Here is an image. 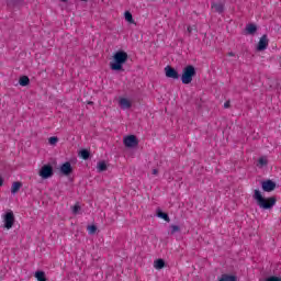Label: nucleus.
Returning <instances> with one entry per match:
<instances>
[{
  "label": "nucleus",
  "mask_w": 281,
  "mask_h": 281,
  "mask_svg": "<svg viewBox=\"0 0 281 281\" xmlns=\"http://www.w3.org/2000/svg\"><path fill=\"white\" fill-rule=\"evenodd\" d=\"M79 1H89V0H79Z\"/></svg>",
  "instance_id": "obj_35"
},
{
  "label": "nucleus",
  "mask_w": 281,
  "mask_h": 281,
  "mask_svg": "<svg viewBox=\"0 0 281 281\" xmlns=\"http://www.w3.org/2000/svg\"><path fill=\"white\" fill-rule=\"evenodd\" d=\"M268 164H269V160H267V158L260 157V158L258 159V165L261 166V168L265 167V166H267Z\"/></svg>",
  "instance_id": "obj_25"
},
{
  "label": "nucleus",
  "mask_w": 281,
  "mask_h": 281,
  "mask_svg": "<svg viewBox=\"0 0 281 281\" xmlns=\"http://www.w3.org/2000/svg\"><path fill=\"white\" fill-rule=\"evenodd\" d=\"M21 188H23V182L21 181H15L12 183V187H11V194H16Z\"/></svg>",
  "instance_id": "obj_16"
},
{
  "label": "nucleus",
  "mask_w": 281,
  "mask_h": 281,
  "mask_svg": "<svg viewBox=\"0 0 281 281\" xmlns=\"http://www.w3.org/2000/svg\"><path fill=\"white\" fill-rule=\"evenodd\" d=\"M3 187V179L0 177V188Z\"/></svg>",
  "instance_id": "obj_31"
},
{
  "label": "nucleus",
  "mask_w": 281,
  "mask_h": 281,
  "mask_svg": "<svg viewBox=\"0 0 281 281\" xmlns=\"http://www.w3.org/2000/svg\"><path fill=\"white\" fill-rule=\"evenodd\" d=\"M192 30H196V27L195 26H188L187 32L189 34H192Z\"/></svg>",
  "instance_id": "obj_28"
},
{
  "label": "nucleus",
  "mask_w": 281,
  "mask_h": 281,
  "mask_svg": "<svg viewBox=\"0 0 281 281\" xmlns=\"http://www.w3.org/2000/svg\"><path fill=\"white\" fill-rule=\"evenodd\" d=\"M48 143L50 146H56V144H58V138L56 136L49 137Z\"/></svg>",
  "instance_id": "obj_27"
},
{
  "label": "nucleus",
  "mask_w": 281,
  "mask_h": 281,
  "mask_svg": "<svg viewBox=\"0 0 281 281\" xmlns=\"http://www.w3.org/2000/svg\"><path fill=\"white\" fill-rule=\"evenodd\" d=\"M228 56H234V53H232V52H231V53H228Z\"/></svg>",
  "instance_id": "obj_33"
},
{
  "label": "nucleus",
  "mask_w": 281,
  "mask_h": 281,
  "mask_svg": "<svg viewBox=\"0 0 281 281\" xmlns=\"http://www.w3.org/2000/svg\"><path fill=\"white\" fill-rule=\"evenodd\" d=\"M196 76V68L193 65H188L182 69L181 82L182 85H190Z\"/></svg>",
  "instance_id": "obj_3"
},
{
  "label": "nucleus",
  "mask_w": 281,
  "mask_h": 281,
  "mask_svg": "<svg viewBox=\"0 0 281 281\" xmlns=\"http://www.w3.org/2000/svg\"><path fill=\"white\" fill-rule=\"evenodd\" d=\"M20 87H27L30 85V77L27 76H21L19 79Z\"/></svg>",
  "instance_id": "obj_18"
},
{
  "label": "nucleus",
  "mask_w": 281,
  "mask_h": 281,
  "mask_svg": "<svg viewBox=\"0 0 281 281\" xmlns=\"http://www.w3.org/2000/svg\"><path fill=\"white\" fill-rule=\"evenodd\" d=\"M59 172L64 177H69V175H71L74 172V167L71 166V162H69V161L64 162L59 168Z\"/></svg>",
  "instance_id": "obj_9"
},
{
  "label": "nucleus",
  "mask_w": 281,
  "mask_h": 281,
  "mask_svg": "<svg viewBox=\"0 0 281 281\" xmlns=\"http://www.w3.org/2000/svg\"><path fill=\"white\" fill-rule=\"evenodd\" d=\"M170 229H171V235H175V234L181 232V227L179 225H171Z\"/></svg>",
  "instance_id": "obj_24"
},
{
  "label": "nucleus",
  "mask_w": 281,
  "mask_h": 281,
  "mask_svg": "<svg viewBox=\"0 0 281 281\" xmlns=\"http://www.w3.org/2000/svg\"><path fill=\"white\" fill-rule=\"evenodd\" d=\"M276 188H278V184L276 183V181H273L271 179L261 181V190L263 192H273V190H276Z\"/></svg>",
  "instance_id": "obj_7"
},
{
  "label": "nucleus",
  "mask_w": 281,
  "mask_h": 281,
  "mask_svg": "<svg viewBox=\"0 0 281 281\" xmlns=\"http://www.w3.org/2000/svg\"><path fill=\"white\" fill-rule=\"evenodd\" d=\"M35 278L37 281H47V277L45 276V271H43V270L36 271Z\"/></svg>",
  "instance_id": "obj_20"
},
{
  "label": "nucleus",
  "mask_w": 281,
  "mask_h": 281,
  "mask_svg": "<svg viewBox=\"0 0 281 281\" xmlns=\"http://www.w3.org/2000/svg\"><path fill=\"white\" fill-rule=\"evenodd\" d=\"M79 157L87 161L88 159H91V151L89 149H81L79 150Z\"/></svg>",
  "instance_id": "obj_15"
},
{
  "label": "nucleus",
  "mask_w": 281,
  "mask_h": 281,
  "mask_svg": "<svg viewBox=\"0 0 281 281\" xmlns=\"http://www.w3.org/2000/svg\"><path fill=\"white\" fill-rule=\"evenodd\" d=\"M2 221H3V227L4 229H12V227H14V223L16 221V218L14 217V212H12V210L7 211L3 215H2Z\"/></svg>",
  "instance_id": "obj_4"
},
{
  "label": "nucleus",
  "mask_w": 281,
  "mask_h": 281,
  "mask_svg": "<svg viewBox=\"0 0 281 281\" xmlns=\"http://www.w3.org/2000/svg\"><path fill=\"white\" fill-rule=\"evenodd\" d=\"M154 267L155 269H164V267H166V261L164 259H156Z\"/></svg>",
  "instance_id": "obj_22"
},
{
  "label": "nucleus",
  "mask_w": 281,
  "mask_h": 281,
  "mask_svg": "<svg viewBox=\"0 0 281 281\" xmlns=\"http://www.w3.org/2000/svg\"><path fill=\"white\" fill-rule=\"evenodd\" d=\"M128 61V53L125 50H117L114 53L112 61H110V69L112 71H124V65Z\"/></svg>",
  "instance_id": "obj_2"
},
{
  "label": "nucleus",
  "mask_w": 281,
  "mask_h": 281,
  "mask_svg": "<svg viewBox=\"0 0 281 281\" xmlns=\"http://www.w3.org/2000/svg\"><path fill=\"white\" fill-rule=\"evenodd\" d=\"M124 18L125 21H127L131 25H137V23H135V20L133 19V13H131V11H125Z\"/></svg>",
  "instance_id": "obj_17"
},
{
  "label": "nucleus",
  "mask_w": 281,
  "mask_h": 281,
  "mask_svg": "<svg viewBox=\"0 0 281 281\" xmlns=\"http://www.w3.org/2000/svg\"><path fill=\"white\" fill-rule=\"evenodd\" d=\"M245 32H246V34L254 36V34H256V32H258V26L254 23H249L246 25Z\"/></svg>",
  "instance_id": "obj_13"
},
{
  "label": "nucleus",
  "mask_w": 281,
  "mask_h": 281,
  "mask_svg": "<svg viewBox=\"0 0 281 281\" xmlns=\"http://www.w3.org/2000/svg\"><path fill=\"white\" fill-rule=\"evenodd\" d=\"M229 106H231L229 101H226V102L224 103V109H229Z\"/></svg>",
  "instance_id": "obj_29"
},
{
  "label": "nucleus",
  "mask_w": 281,
  "mask_h": 281,
  "mask_svg": "<svg viewBox=\"0 0 281 281\" xmlns=\"http://www.w3.org/2000/svg\"><path fill=\"white\" fill-rule=\"evenodd\" d=\"M269 47V38L267 37V34H263L258 44H257V52H265Z\"/></svg>",
  "instance_id": "obj_10"
},
{
  "label": "nucleus",
  "mask_w": 281,
  "mask_h": 281,
  "mask_svg": "<svg viewBox=\"0 0 281 281\" xmlns=\"http://www.w3.org/2000/svg\"><path fill=\"white\" fill-rule=\"evenodd\" d=\"M87 229H88V234H95V232H98V226H95L93 224L88 225Z\"/></svg>",
  "instance_id": "obj_23"
},
{
  "label": "nucleus",
  "mask_w": 281,
  "mask_h": 281,
  "mask_svg": "<svg viewBox=\"0 0 281 281\" xmlns=\"http://www.w3.org/2000/svg\"><path fill=\"white\" fill-rule=\"evenodd\" d=\"M120 105H121L123 109H131V106H133V103H131L128 99L122 98V99L120 100Z\"/></svg>",
  "instance_id": "obj_19"
},
{
  "label": "nucleus",
  "mask_w": 281,
  "mask_h": 281,
  "mask_svg": "<svg viewBox=\"0 0 281 281\" xmlns=\"http://www.w3.org/2000/svg\"><path fill=\"white\" fill-rule=\"evenodd\" d=\"M212 10L217 12V14H223L225 12V3L224 2H212L211 3Z\"/></svg>",
  "instance_id": "obj_11"
},
{
  "label": "nucleus",
  "mask_w": 281,
  "mask_h": 281,
  "mask_svg": "<svg viewBox=\"0 0 281 281\" xmlns=\"http://www.w3.org/2000/svg\"><path fill=\"white\" fill-rule=\"evenodd\" d=\"M80 210H82V209L80 207V205H79V204H75V205L72 206V214H75V215L80 214Z\"/></svg>",
  "instance_id": "obj_26"
},
{
  "label": "nucleus",
  "mask_w": 281,
  "mask_h": 281,
  "mask_svg": "<svg viewBox=\"0 0 281 281\" xmlns=\"http://www.w3.org/2000/svg\"><path fill=\"white\" fill-rule=\"evenodd\" d=\"M67 1H69V0H61L63 3H67Z\"/></svg>",
  "instance_id": "obj_32"
},
{
  "label": "nucleus",
  "mask_w": 281,
  "mask_h": 281,
  "mask_svg": "<svg viewBox=\"0 0 281 281\" xmlns=\"http://www.w3.org/2000/svg\"><path fill=\"white\" fill-rule=\"evenodd\" d=\"M156 216L158 218H162V221H166V223H170V216L168 215V213L164 212L159 207L156 210Z\"/></svg>",
  "instance_id": "obj_12"
},
{
  "label": "nucleus",
  "mask_w": 281,
  "mask_h": 281,
  "mask_svg": "<svg viewBox=\"0 0 281 281\" xmlns=\"http://www.w3.org/2000/svg\"><path fill=\"white\" fill-rule=\"evenodd\" d=\"M125 148H137L139 146V139L135 135H127L123 138Z\"/></svg>",
  "instance_id": "obj_5"
},
{
  "label": "nucleus",
  "mask_w": 281,
  "mask_h": 281,
  "mask_svg": "<svg viewBox=\"0 0 281 281\" xmlns=\"http://www.w3.org/2000/svg\"><path fill=\"white\" fill-rule=\"evenodd\" d=\"M165 76L167 78H172V80H179L180 77L179 71H177V69H175L172 66H167L165 68Z\"/></svg>",
  "instance_id": "obj_8"
},
{
  "label": "nucleus",
  "mask_w": 281,
  "mask_h": 281,
  "mask_svg": "<svg viewBox=\"0 0 281 281\" xmlns=\"http://www.w3.org/2000/svg\"><path fill=\"white\" fill-rule=\"evenodd\" d=\"M88 104H93V101L88 102Z\"/></svg>",
  "instance_id": "obj_34"
},
{
  "label": "nucleus",
  "mask_w": 281,
  "mask_h": 281,
  "mask_svg": "<svg viewBox=\"0 0 281 281\" xmlns=\"http://www.w3.org/2000/svg\"><path fill=\"white\" fill-rule=\"evenodd\" d=\"M153 175H159V169H153Z\"/></svg>",
  "instance_id": "obj_30"
},
{
  "label": "nucleus",
  "mask_w": 281,
  "mask_h": 281,
  "mask_svg": "<svg viewBox=\"0 0 281 281\" xmlns=\"http://www.w3.org/2000/svg\"><path fill=\"white\" fill-rule=\"evenodd\" d=\"M97 170L98 172H105V170H108L106 161L104 160L99 161L97 165Z\"/></svg>",
  "instance_id": "obj_21"
},
{
  "label": "nucleus",
  "mask_w": 281,
  "mask_h": 281,
  "mask_svg": "<svg viewBox=\"0 0 281 281\" xmlns=\"http://www.w3.org/2000/svg\"><path fill=\"white\" fill-rule=\"evenodd\" d=\"M252 199L256 201L257 205L261 210H272L276 203H278V198L276 196L265 198L262 195V192H260V190L258 189H255Z\"/></svg>",
  "instance_id": "obj_1"
},
{
  "label": "nucleus",
  "mask_w": 281,
  "mask_h": 281,
  "mask_svg": "<svg viewBox=\"0 0 281 281\" xmlns=\"http://www.w3.org/2000/svg\"><path fill=\"white\" fill-rule=\"evenodd\" d=\"M40 177H42V179H50V177H54V167H52V165H44L40 169Z\"/></svg>",
  "instance_id": "obj_6"
},
{
  "label": "nucleus",
  "mask_w": 281,
  "mask_h": 281,
  "mask_svg": "<svg viewBox=\"0 0 281 281\" xmlns=\"http://www.w3.org/2000/svg\"><path fill=\"white\" fill-rule=\"evenodd\" d=\"M218 281H238V277L236 274L223 273Z\"/></svg>",
  "instance_id": "obj_14"
}]
</instances>
